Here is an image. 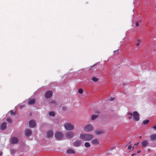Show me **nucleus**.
I'll use <instances>...</instances> for the list:
<instances>
[{"label": "nucleus", "mask_w": 156, "mask_h": 156, "mask_svg": "<svg viewBox=\"0 0 156 156\" xmlns=\"http://www.w3.org/2000/svg\"><path fill=\"white\" fill-rule=\"evenodd\" d=\"M128 114L129 115H130V116L129 117V119H131L132 118L133 115V119L134 120L136 121H138L140 119L139 117V114L136 111L134 112L133 113V114L130 112H129L128 113Z\"/></svg>", "instance_id": "1"}, {"label": "nucleus", "mask_w": 156, "mask_h": 156, "mask_svg": "<svg viewBox=\"0 0 156 156\" xmlns=\"http://www.w3.org/2000/svg\"><path fill=\"white\" fill-rule=\"evenodd\" d=\"M80 136L81 139L86 141L90 140L93 138V136L92 135L85 134H80Z\"/></svg>", "instance_id": "2"}, {"label": "nucleus", "mask_w": 156, "mask_h": 156, "mask_svg": "<svg viewBox=\"0 0 156 156\" xmlns=\"http://www.w3.org/2000/svg\"><path fill=\"white\" fill-rule=\"evenodd\" d=\"M64 126L65 129L67 130L71 131L73 130L74 127V125L70 122H67L65 124Z\"/></svg>", "instance_id": "3"}, {"label": "nucleus", "mask_w": 156, "mask_h": 156, "mask_svg": "<svg viewBox=\"0 0 156 156\" xmlns=\"http://www.w3.org/2000/svg\"><path fill=\"white\" fill-rule=\"evenodd\" d=\"M55 138L58 140H61L63 138L64 135L62 133L58 131L55 134Z\"/></svg>", "instance_id": "4"}, {"label": "nucleus", "mask_w": 156, "mask_h": 156, "mask_svg": "<svg viewBox=\"0 0 156 156\" xmlns=\"http://www.w3.org/2000/svg\"><path fill=\"white\" fill-rule=\"evenodd\" d=\"M84 129L85 131H91L93 129V126L90 124L84 126Z\"/></svg>", "instance_id": "5"}, {"label": "nucleus", "mask_w": 156, "mask_h": 156, "mask_svg": "<svg viewBox=\"0 0 156 156\" xmlns=\"http://www.w3.org/2000/svg\"><path fill=\"white\" fill-rule=\"evenodd\" d=\"M74 136V133L72 131H68L66 133L65 136L67 139L71 138Z\"/></svg>", "instance_id": "6"}, {"label": "nucleus", "mask_w": 156, "mask_h": 156, "mask_svg": "<svg viewBox=\"0 0 156 156\" xmlns=\"http://www.w3.org/2000/svg\"><path fill=\"white\" fill-rule=\"evenodd\" d=\"M82 144V142L80 140H76L73 143V145L76 147L80 146Z\"/></svg>", "instance_id": "7"}, {"label": "nucleus", "mask_w": 156, "mask_h": 156, "mask_svg": "<svg viewBox=\"0 0 156 156\" xmlns=\"http://www.w3.org/2000/svg\"><path fill=\"white\" fill-rule=\"evenodd\" d=\"M52 92L51 91H48L45 94V97L46 98H50L52 96Z\"/></svg>", "instance_id": "8"}, {"label": "nucleus", "mask_w": 156, "mask_h": 156, "mask_svg": "<svg viewBox=\"0 0 156 156\" xmlns=\"http://www.w3.org/2000/svg\"><path fill=\"white\" fill-rule=\"evenodd\" d=\"M29 125L30 127H34L36 126L35 121L33 120H30L29 122Z\"/></svg>", "instance_id": "9"}, {"label": "nucleus", "mask_w": 156, "mask_h": 156, "mask_svg": "<svg viewBox=\"0 0 156 156\" xmlns=\"http://www.w3.org/2000/svg\"><path fill=\"white\" fill-rule=\"evenodd\" d=\"M150 140L154 141L156 140V134H154L151 135L150 136Z\"/></svg>", "instance_id": "10"}, {"label": "nucleus", "mask_w": 156, "mask_h": 156, "mask_svg": "<svg viewBox=\"0 0 156 156\" xmlns=\"http://www.w3.org/2000/svg\"><path fill=\"white\" fill-rule=\"evenodd\" d=\"M7 123L6 122H3L1 125V129L3 130L6 129L7 127Z\"/></svg>", "instance_id": "11"}, {"label": "nucleus", "mask_w": 156, "mask_h": 156, "mask_svg": "<svg viewBox=\"0 0 156 156\" xmlns=\"http://www.w3.org/2000/svg\"><path fill=\"white\" fill-rule=\"evenodd\" d=\"M18 139L16 137H12L11 139V143L13 144H16L18 143Z\"/></svg>", "instance_id": "12"}, {"label": "nucleus", "mask_w": 156, "mask_h": 156, "mask_svg": "<svg viewBox=\"0 0 156 156\" xmlns=\"http://www.w3.org/2000/svg\"><path fill=\"white\" fill-rule=\"evenodd\" d=\"M91 142L94 144L97 145L99 144V140L97 138L93 140H92Z\"/></svg>", "instance_id": "13"}, {"label": "nucleus", "mask_w": 156, "mask_h": 156, "mask_svg": "<svg viewBox=\"0 0 156 156\" xmlns=\"http://www.w3.org/2000/svg\"><path fill=\"white\" fill-rule=\"evenodd\" d=\"M32 134V131L30 129H27L25 131V135L27 136H29Z\"/></svg>", "instance_id": "14"}, {"label": "nucleus", "mask_w": 156, "mask_h": 156, "mask_svg": "<svg viewBox=\"0 0 156 156\" xmlns=\"http://www.w3.org/2000/svg\"><path fill=\"white\" fill-rule=\"evenodd\" d=\"M148 144V142L146 140H144L142 141L141 143L142 147H144L147 146Z\"/></svg>", "instance_id": "15"}, {"label": "nucleus", "mask_w": 156, "mask_h": 156, "mask_svg": "<svg viewBox=\"0 0 156 156\" xmlns=\"http://www.w3.org/2000/svg\"><path fill=\"white\" fill-rule=\"evenodd\" d=\"M53 135V132L52 130H49L47 132V136L48 137H51Z\"/></svg>", "instance_id": "16"}, {"label": "nucleus", "mask_w": 156, "mask_h": 156, "mask_svg": "<svg viewBox=\"0 0 156 156\" xmlns=\"http://www.w3.org/2000/svg\"><path fill=\"white\" fill-rule=\"evenodd\" d=\"M35 102V100L34 99H29L28 104L29 105H32Z\"/></svg>", "instance_id": "17"}, {"label": "nucleus", "mask_w": 156, "mask_h": 156, "mask_svg": "<svg viewBox=\"0 0 156 156\" xmlns=\"http://www.w3.org/2000/svg\"><path fill=\"white\" fill-rule=\"evenodd\" d=\"M98 115H93L91 117V120L93 121L98 118Z\"/></svg>", "instance_id": "18"}, {"label": "nucleus", "mask_w": 156, "mask_h": 156, "mask_svg": "<svg viewBox=\"0 0 156 156\" xmlns=\"http://www.w3.org/2000/svg\"><path fill=\"white\" fill-rule=\"evenodd\" d=\"M67 153L68 154H70V153H73V154H75V151L73 150L72 149H69L68 150H67Z\"/></svg>", "instance_id": "19"}, {"label": "nucleus", "mask_w": 156, "mask_h": 156, "mask_svg": "<svg viewBox=\"0 0 156 156\" xmlns=\"http://www.w3.org/2000/svg\"><path fill=\"white\" fill-rule=\"evenodd\" d=\"M95 133L96 134H100L103 133V131L101 130H98L96 131Z\"/></svg>", "instance_id": "20"}, {"label": "nucleus", "mask_w": 156, "mask_h": 156, "mask_svg": "<svg viewBox=\"0 0 156 156\" xmlns=\"http://www.w3.org/2000/svg\"><path fill=\"white\" fill-rule=\"evenodd\" d=\"M99 80V79L95 77H93L92 78V80L93 81L96 82L98 81Z\"/></svg>", "instance_id": "21"}, {"label": "nucleus", "mask_w": 156, "mask_h": 156, "mask_svg": "<svg viewBox=\"0 0 156 156\" xmlns=\"http://www.w3.org/2000/svg\"><path fill=\"white\" fill-rule=\"evenodd\" d=\"M137 41V43L136 44V46H138L140 45V44L141 42V41L138 39H136Z\"/></svg>", "instance_id": "22"}, {"label": "nucleus", "mask_w": 156, "mask_h": 156, "mask_svg": "<svg viewBox=\"0 0 156 156\" xmlns=\"http://www.w3.org/2000/svg\"><path fill=\"white\" fill-rule=\"evenodd\" d=\"M84 146L86 147H88L90 146V145L88 142H86L84 144Z\"/></svg>", "instance_id": "23"}, {"label": "nucleus", "mask_w": 156, "mask_h": 156, "mask_svg": "<svg viewBox=\"0 0 156 156\" xmlns=\"http://www.w3.org/2000/svg\"><path fill=\"white\" fill-rule=\"evenodd\" d=\"M6 121L9 123H11L12 122V120L10 118H7L6 119Z\"/></svg>", "instance_id": "24"}, {"label": "nucleus", "mask_w": 156, "mask_h": 156, "mask_svg": "<svg viewBox=\"0 0 156 156\" xmlns=\"http://www.w3.org/2000/svg\"><path fill=\"white\" fill-rule=\"evenodd\" d=\"M49 114L51 116H54L55 115V113L53 112H51L49 113Z\"/></svg>", "instance_id": "25"}, {"label": "nucleus", "mask_w": 156, "mask_h": 156, "mask_svg": "<svg viewBox=\"0 0 156 156\" xmlns=\"http://www.w3.org/2000/svg\"><path fill=\"white\" fill-rule=\"evenodd\" d=\"M149 120L148 119H147L146 120L144 121H143V123L144 124H147L149 122Z\"/></svg>", "instance_id": "26"}, {"label": "nucleus", "mask_w": 156, "mask_h": 156, "mask_svg": "<svg viewBox=\"0 0 156 156\" xmlns=\"http://www.w3.org/2000/svg\"><path fill=\"white\" fill-rule=\"evenodd\" d=\"M78 92L79 93L82 94L83 93V90L82 89L80 88L78 90Z\"/></svg>", "instance_id": "27"}, {"label": "nucleus", "mask_w": 156, "mask_h": 156, "mask_svg": "<svg viewBox=\"0 0 156 156\" xmlns=\"http://www.w3.org/2000/svg\"><path fill=\"white\" fill-rule=\"evenodd\" d=\"M15 110H11L10 112L11 115H14L15 114Z\"/></svg>", "instance_id": "28"}, {"label": "nucleus", "mask_w": 156, "mask_h": 156, "mask_svg": "<svg viewBox=\"0 0 156 156\" xmlns=\"http://www.w3.org/2000/svg\"><path fill=\"white\" fill-rule=\"evenodd\" d=\"M11 152L12 154H14L16 152V150L14 149H12L10 151Z\"/></svg>", "instance_id": "29"}, {"label": "nucleus", "mask_w": 156, "mask_h": 156, "mask_svg": "<svg viewBox=\"0 0 156 156\" xmlns=\"http://www.w3.org/2000/svg\"><path fill=\"white\" fill-rule=\"evenodd\" d=\"M115 99V98L114 97H111L109 99V101H112V100H114Z\"/></svg>", "instance_id": "30"}, {"label": "nucleus", "mask_w": 156, "mask_h": 156, "mask_svg": "<svg viewBox=\"0 0 156 156\" xmlns=\"http://www.w3.org/2000/svg\"><path fill=\"white\" fill-rule=\"evenodd\" d=\"M135 25L136 27H138L139 26V24L138 23V22H136V23Z\"/></svg>", "instance_id": "31"}, {"label": "nucleus", "mask_w": 156, "mask_h": 156, "mask_svg": "<svg viewBox=\"0 0 156 156\" xmlns=\"http://www.w3.org/2000/svg\"><path fill=\"white\" fill-rule=\"evenodd\" d=\"M132 146L131 145H129L128 147V149L130 150L132 148Z\"/></svg>", "instance_id": "32"}, {"label": "nucleus", "mask_w": 156, "mask_h": 156, "mask_svg": "<svg viewBox=\"0 0 156 156\" xmlns=\"http://www.w3.org/2000/svg\"><path fill=\"white\" fill-rule=\"evenodd\" d=\"M153 128L155 130H156V125L154 126L153 127Z\"/></svg>", "instance_id": "33"}, {"label": "nucleus", "mask_w": 156, "mask_h": 156, "mask_svg": "<svg viewBox=\"0 0 156 156\" xmlns=\"http://www.w3.org/2000/svg\"><path fill=\"white\" fill-rule=\"evenodd\" d=\"M139 144V142H138L137 143L135 144H134V145H137Z\"/></svg>", "instance_id": "34"}, {"label": "nucleus", "mask_w": 156, "mask_h": 156, "mask_svg": "<svg viewBox=\"0 0 156 156\" xmlns=\"http://www.w3.org/2000/svg\"><path fill=\"white\" fill-rule=\"evenodd\" d=\"M2 154V152L0 151V155H1Z\"/></svg>", "instance_id": "35"}, {"label": "nucleus", "mask_w": 156, "mask_h": 156, "mask_svg": "<svg viewBox=\"0 0 156 156\" xmlns=\"http://www.w3.org/2000/svg\"><path fill=\"white\" fill-rule=\"evenodd\" d=\"M140 152V150H138L137 151V153H139Z\"/></svg>", "instance_id": "36"}, {"label": "nucleus", "mask_w": 156, "mask_h": 156, "mask_svg": "<svg viewBox=\"0 0 156 156\" xmlns=\"http://www.w3.org/2000/svg\"><path fill=\"white\" fill-rule=\"evenodd\" d=\"M135 155V154H131V156H134Z\"/></svg>", "instance_id": "37"}, {"label": "nucleus", "mask_w": 156, "mask_h": 156, "mask_svg": "<svg viewBox=\"0 0 156 156\" xmlns=\"http://www.w3.org/2000/svg\"><path fill=\"white\" fill-rule=\"evenodd\" d=\"M94 65L93 66H91V68H90V69H91L94 66Z\"/></svg>", "instance_id": "38"}, {"label": "nucleus", "mask_w": 156, "mask_h": 156, "mask_svg": "<svg viewBox=\"0 0 156 156\" xmlns=\"http://www.w3.org/2000/svg\"><path fill=\"white\" fill-rule=\"evenodd\" d=\"M52 103H55V101H53L52 102Z\"/></svg>", "instance_id": "39"}, {"label": "nucleus", "mask_w": 156, "mask_h": 156, "mask_svg": "<svg viewBox=\"0 0 156 156\" xmlns=\"http://www.w3.org/2000/svg\"><path fill=\"white\" fill-rule=\"evenodd\" d=\"M142 136H140V138H141Z\"/></svg>", "instance_id": "40"}, {"label": "nucleus", "mask_w": 156, "mask_h": 156, "mask_svg": "<svg viewBox=\"0 0 156 156\" xmlns=\"http://www.w3.org/2000/svg\"><path fill=\"white\" fill-rule=\"evenodd\" d=\"M129 144H130V142H129Z\"/></svg>", "instance_id": "41"}, {"label": "nucleus", "mask_w": 156, "mask_h": 156, "mask_svg": "<svg viewBox=\"0 0 156 156\" xmlns=\"http://www.w3.org/2000/svg\"><path fill=\"white\" fill-rule=\"evenodd\" d=\"M156 156V154H155Z\"/></svg>", "instance_id": "42"}]
</instances>
